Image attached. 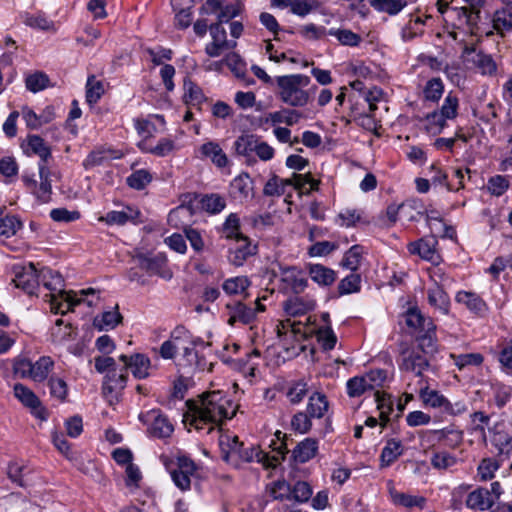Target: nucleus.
<instances>
[{"label":"nucleus","instance_id":"obj_1","mask_svg":"<svg viewBox=\"0 0 512 512\" xmlns=\"http://www.w3.org/2000/svg\"><path fill=\"white\" fill-rule=\"evenodd\" d=\"M186 406L188 411L184 414V418L189 420L196 430H202L210 424L208 433L214 429L215 425L220 426L225 420L232 419L236 415V406L233 401L220 390L203 393L200 404L194 400H187Z\"/></svg>","mask_w":512,"mask_h":512},{"label":"nucleus","instance_id":"obj_2","mask_svg":"<svg viewBox=\"0 0 512 512\" xmlns=\"http://www.w3.org/2000/svg\"><path fill=\"white\" fill-rule=\"evenodd\" d=\"M276 440H272L270 447L276 454L269 455L258 447H244L243 443L238 441V437L235 436L233 439V446L231 450L237 452L240 459L245 462L257 461L261 463L264 468H275L278 464L285 459L286 454L289 452L287 448V435L281 431L275 432Z\"/></svg>","mask_w":512,"mask_h":512},{"label":"nucleus","instance_id":"obj_3","mask_svg":"<svg viewBox=\"0 0 512 512\" xmlns=\"http://www.w3.org/2000/svg\"><path fill=\"white\" fill-rule=\"evenodd\" d=\"M310 81V78L303 74L277 76L275 82L279 88L280 100L292 107H304L310 101L309 92L304 90Z\"/></svg>","mask_w":512,"mask_h":512},{"label":"nucleus","instance_id":"obj_4","mask_svg":"<svg viewBox=\"0 0 512 512\" xmlns=\"http://www.w3.org/2000/svg\"><path fill=\"white\" fill-rule=\"evenodd\" d=\"M190 344H205V341L193 335L184 325H177L171 332L169 339L164 341L159 348V355L165 360H172L176 357L179 349Z\"/></svg>","mask_w":512,"mask_h":512},{"label":"nucleus","instance_id":"obj_5","mask_svg":"<svg viewBox=\"0 0 512 512\" xmlns=\"http://www.w3.org/2000/svg\"><path fill=\"white\" fill-rule=\"evenodd\" d=\"M165 466L177 488L181 491L190 490L191 477H193L197 471V465L194 460L186 455H180L176 457L175 463L165 462Z\"/></svg>","mask_w":512,"mask_h":512},{"label":"nucleus","instance_id":"obj_6","mask_svg":"<svg viewBox=\"0 0 512 512\" xmlns=\"http://www.w3.org/2000/svg\"><path fill=\"white\" fill-rule=\"evenodd\" d=\"M40 284L51 292H58L59 296L69 303L70 306H77L82 302V299L76 298L72 295V291L66 292L65 281L58 271L51 268L43 267L39 270Z\"/></svg>","mask_w":512,"mask_h":512},{"label":"nucleus","instance_id":"obj_7","mask_svg":"<svg viewBox=\"0 0 512 512\" xmlns=\"http://www.w3.org/2000/svg\"><path fill=\"white\" fill-rule=\"evenodd\" d=\"M127 378L128 372L126 369H120L118 371L116 368L106 373L102 385V394L110 405L120 401L121 392L127 384Z\"/></svg>","mask_w":512,"mask_h":512},{"label":"nucleus","instance_id":"obj_8","mask_svg":"<svg viewBox=\"0 0 512 512\" xmlns=\"http://www.w3.org/2000/svg\"><path fill=\"white\" fill-rule=\"evenodd\" d=\"M13 272L15 286L29 295H34L40 285L39 270L35 264L30 262L27 265H15Z\"/></svg>","mask_w":512,"mask_h":512},{"label":"nucleus","instance_id":"obj_9","mask_svg":"<svg viewBox=\"0 0 512 512\" xmlns=\"http://www.w3.org/2000/svg\"><path fill=\"white\" fill-rule=\"evenodd\" d=\"M282 284V291H291L293 294L298 295L307 288L308 280L304 276L303 271L297 266H281L279 267Z\"/></svg>","mask_w":512,"mask_h":512},{"label":"nucleus","instance_id":"obj_10","mask_svg":"<svg viewBox=\"0 0 512 512\" xmlns=\"http://www.w3.org/2000/svg\"><path fill=\"white\" fill-rule=\"evenodd\" d=\"M437 245V238L435 236H428L409 243L407 249L410 254L418 255L421 259L437 265L441 260V256L436 249Z\"/></svg>","mask_w":512,"mask_h":512},{"label":"nucleus","instance_id":"obj_11","mask_svg":"<svg viewBox=\"0 0 512 512\" xmlns=\"http://www.w3.org/2000/svg\"><path fill=\"white\" fill-rule=\"evenodd\" d=\"M135 259L138 261L139 267L150 275H157L165 280H170L173 276L172 271L167 266V258L162 253L152 257L138 254Z\"/></svg>","mask_w":512,"mask_h":512},{"label":"nucleus","instance_id":"obj_12","mask_svg":"<svg viewBox=\"0 0 512 512\" xmlns=\"http://www.w3.org/2000/svg\"><path fill=\"white\" fill-rule=\"evenodd\" d=\"M15 397L26 407L30 408L31 413L40 420L47 419V410L42 406L40 399L28 387L21 383L14 385Z\"/></svg>","mask_w":512,"mask_h":512},{"label":"nucleus","instance_id":"obj_13","mask_svg":"<svg viewBox=\"0 0 512 512\" xmlns=\"http://www.w3.org/2000/svg\"><path fill=\"white\" fill-rule=\"evenodd\" d=\"M489 433L498 460L501 462L509 461L512 455V435L505 430L498 429V426L489 428Z\"/></svg>","mask_w":512,"mask_h":512},{"label":"nucleus","instance_id":"obj_14","mask_svg":"<svg viewBox=\"0 0 512 512\" xmlns=\"http://www.w3.org/2000/svg\"><path fill=\"white\" fill-rule=\"evenodd\" d=\"M455 301L465 307L477 317H485L489 307L485 300L477 293L461 290L455 296Z\"/></svg>","mask_w":512,"mask_h":512},{"label":"nucleus","instance_id":"obj_15","mask_svg":"<svg viewBox=\"0 0 512 512\" xmlns=\"http://www.w3.org/2000/svg\"><path fill=\"white\" fill-rule=\"evenodd\" d=\"M141 216V212L139 209L127 205L125 207V210L123 211H109L104 216H101L99 218V221L105 222L107 225H118L123 226L127 224L128 222H131L133 224H139L141 221L139 220V217Z\"/></svg>","mask_w":512,"mask_h":512},{"label":"nucleus","instance_id":"obj_16","mask_svg":"<svg viewBox=\"0 0 512 512\" xmlns=\"http://www.w3.org/2000/svg\"><path fill=\"white\" fill-rule=\"evenodd\" d=\"M241 245L228 251V261L235 267H241L252 256L258 253V244L246 236V239H240Z\"/></svg>","mask_w":512,"mask_h":512},{"label":"nucleus","instance_id":"obj_17","mask_svg":"<svg viewBox=\"0 0 512 512\" xmlns=\"http://www.w3.org/2000/svg\"><path fill=\"white\" fill-rule=\"evenodd\" d=\"M226 309L230 314L227 320L230 326H234L236 322L248 325L255 320V310L241 301L226 304Z\"/></svg>","mask_w":512,"mask_h":512},{"label":"nucleus","instance_id":"obj_18","mask_svg":"<svg viewBox=\"0 0 512 512\" xmlns=\"http://www.w3.org/2000/svg\"><path fill=\"white\" fill-rule=\"evenodd\" d=\"M210 346V343L205 344H190L183 347L182 357L185 360L186 364L190 367H193L199 371H204L208 369L212 371V364L208 363L206 358L200 354V351L197 349L198 347H206Z\"/></svg>","mask_w":512,"mask_h":512},{"label":"nucleus","instance_id":"obj_19","mask_svg":"<svg viewBox=\"0 0 512 512\" xmlns=\"http://www.w3.org/2000/svg\"><path fill=\"white\" fill-rule=\"evenodd\" d=\"M318 448L317 439L310 437L305 438L292 450L291 459L295 463H306L316 456Z\"/></svg>","mask_w":512,"mask_h":512},{"label":"nucleus","instance_id":"obj_20","mask_svg":"<svg viewBox=\"0 0 512 512\" xmlns=\"http://www.w3.org/2000/svg\"><path fill=\"white\" fill-rule=\"evenodd\" d=\"M259 137L255 134L244 133L241 134L234 142V149L239 156L246 158L247 163L252 164L256 162L254 157L255 149Z\"/></svg>","mask_w":512,"mask_h":512},{"label":"nucleus","instance_id":"obj_21","mask_svg":"<svg viewBox=\"0 0 512 512\" xmlns=\"http://www.w3.org/2000/svg\"><path fill=\"white\" fill-rule=\"evenodd\" d=\"M307 271L312 281L317 283L320 287H329L337 279V273L333 269L322 264L309 263L307 265Z\"/></svg>","mask_w":512,"mask_h":512},{"label":"nucleus","instance_id":"obj_22","mask_svg":"<svg viewBox=\"0 0 512 512\" xmlns=\"http://www.w3.org/2000/svg\"><path fill=\"white\" fill-rule=\"evenodd\" d=\"M494 498L487 488H478L470 492L466 499V506L470 509L486 511L492 510Z\"/></svg>","mask_w":512,"mask_h":512},{"label":"nucleus","instance_id":"obj_23","mask_svg":"<svg viewBox=\"0 0 512 512\" xmlns=\"http://www.w3.org/2000/svg\"><path fill=\"white\" fill-rule=\"evenodd\" d=\"M430 367L429 360L419 352L411 351V353L403 358L400 369L412 372L416 377H422L423 372Z\"/></svg>","mask_w":512,"mask_h":512},{"label":"nucleus","instance_id":"obj_24","mask_svg":"<svg viewBox=\"0 0 512 512\" xmlns=\"http://www.w3.org/2000/svg\"><path fill=\"white\" fill-rule=\"evenodd\" d=\"M8 478L20 487H28L32 484V470L24 464L11 462L7 468Z\"/></svg>","mask_w":512,"mask_h":512},{"label":"nucleus","instance_id":"obj_25","mask_svg":"<svg viewBox=\"0 0 512 512\" xmlns=\"http://www.w3.org/2000/svg\"><path fill=\"white\" fill-rule=\"evenodd\" d=\"M253 189V180L248 173H241L230 183L229 193L234 199H247Z\"/></svg>","mask_w":512,"mask_h":512},{"label":"nucleus","instance_id":"obj_26","mask_svg":"<svg viewBox=\"0 0 512 512\" xmlns=\"http://www.w3.org/2000/svg\"><path fill=\"white\" fill-rule=\"evenodd\" d=\"M418 349L424 354L434 353L437 350L436 325L428 322V327L416 336Z\"/></svg>","mask_w":512,"mask_h":512},{"label":"nucleus","instance_id":"obj_27","mask_svg":"<svg viewBox=\"0 0 512 512\" xmlns=\"http://www.w3.org/2000/svg\"><path fill=\"white\" fill-rule=\"evenodd\" d=\"M39 176L40 185L34 190L33 194L41 203H48L51 201L52 185L50 180V170L44 163H39Z\"/></svg>","mask_w":512,"mask_h":512},{"label":"nucleus","instance_id":"obj_28","mask_svg":"<svg viewBox=\"0 0 512 512\" xmlns=\"http://www.w3.org/2000/svg\"><path fill=\"white\" fill-rule=\"evenodd\" d=\"M302 117L303 114L297 110L282 109L280 111L269 113L264 119H261V122L264 124L270 122L272 125L285 123L288 126H293L294 124H297Z\"/></svg>","mask_w":512,"mask_h":512},{"label":"nucleus","instance_id":"obj_29","mask_svg":"<svg viewBox=\"0 0 512 512\" xmlns=\"http://www.w3.org/2000/svg\"><path fill=\"white\" fill-rule=\"evenodd\" d=\"M1 507L4 508L5 512H40L38 505L14 494L4 499Z\"/></svg>","mask_w":512,"mask_h":512},{"label":"nucleus","instance_id":"obj_30","mask_svg":"<svg viewBox=\"0 0 512 512\" xmlns=\"http://www.w3.org/2000/svg\"><path fill=\"white\" fill-rule=\"evenodd\" d=\"M391 501L394 505L402 506L408 509L418 507L423 509L426 505V498L423 496H414L402 492H398L394 487L389 488Z\"/></svg>","mask_w":512,"mask_h":512},{"label":"nucleus","instance_id":"obj_31","mask_svg":"<svg viewBox=\"0 0 512 512\" xmlns=\"http://www.w3.org/2000/svg\"><path fill=\"white\" fill-rule=\"evenodd\" d=\"M329 402L325 394L314 392L308 399L306 412L313 419L322 418L328 411Z\"/></svg>","mask_w":512,"mask_h":512},{"label":"nucleus","instance_id":"obj_32","mask_svg":"<svg viewBox=\"0 0 512 512\" xmlns=\"http://www.w3.org/2000/svg\"><path fill=\"white\" fill-rule=\"evenodd\" d=\"M403 317L405 324L418 334L428 327V322H433L432 318L425 317L416 306L408 308Z\"/></svg>","mask_w":512,"mask_h":512},{"label":"nucleus","instance_id":"obj_33","mask_svg":"<svg viewBox=\"0 0 512 512\" xmlns=\"http://www.w3.org/2000/svg\"><path fill=\"white\" fill-rule=\"evenodd\" d=\"M403 454V446L400 440L388 439L380 455L382 467H388Z\"/></svg>","mask_w":512,"mask_h":512},{"label":"nucleus","instance_id":"obj_34","mask_svg":"<svg viewBox=\"0 0 512 512\" xmlns=\"http://www.w3.org/2000/svg\"><path fill=\"white\" fill-rule=\"evenodd\" d=\"M492 27L500 37L512 32V12L505 8L496 10L492 17Z\"/></svg>","mask_w":512,"mask_h":512},{"label":"nucleus","instance_id":"obj_35","mask_svg":"<svg viewBox=\"0 0 512 512\" xmlns=\"http://www.w3.org/2000/svg\"><path fill=\"white\" fill-rule=\"evenodd\" d=\"M428 303L438 309L442 314L447 315L450 309V298L447 292L439 285L428 290Z\"/></svg>","mask_w":512,"mask_h":512},{"label":"nucleus","instance_id":"obj_36","mask_svg":"<svg viewBox=\"0 0 512 512\" xmlns=\"http://www.w3.org/2000/svg\"><path fill=\"white\" fill-rule=\"evenodd\" d=\"M200 151L203 156L210 158L216 167L224 168L227 166V155L224 153L218 143L212 141L204 143L201 146Z\"/></svg>","mask_w":512,"mask_h":512},{"label":"nucleus","instance_id":"obj_37","mask_svg":"<svg viewBox=\"0 0 512 512\" xmlns=\"http://www.w3.org/2000/svg\"><path fill=\"white\" fill-rule=\"evenodd\" d=\"M314 306L315 303L313 301H305L297 296L287 299L283 304L285 313L293 317L306 314L313 310Z\"/></svg>","mask_w":512,"mask_h":512},{"label":"nucleus","instance_id":"obj_38","mask_svg":"<svg viewBox=\"0 0 512 512\" xmlns=\"http://www.w3.org/2000/svg\"><path fill=\"white\" fill-rule=\"evenodd\" d=\"M118 305L115 306L113 311H105L101 316H96L93 325L99 331L114 329L123 320V316L118 311Z\"/></svg>","mask_w":512,"mask_h":512},{"label":"nucleus","instance_id":"obj_39","mask_svg":"<svg viewBox=\"0 0 512 512\" xmlns=\"http://www.w3.org/2000/svg\"><path fill=\"white\" fill-rule=\"evenodd\" d=\"M150 359L145 354L135 353L130 356L129 368L136 379H145L149 376Z\"/></svg>","mask_w":512,"mask_h":512},{"label":"nucleus","instance_id":"obj_40","mask_svg":"<svg viewBox=\"0 0 512 512\" xmlns=\"http://www.w3.org/2000/svg\"><path fill=\"white\" fill-rule=\"evenodd\" d=\"M184 87V101L188 105H200L206 100L202 88L193 82L189 77H186L183 82Z\"/></svg>","mask_w":512,"mask_h":512},{"label":"nucleus","instance_id":"obj_41","mask_svg":"<svg viewBox=\"0 0 512 512\" xmlns=\"http://www.w3.org/2000/svg\"><path fill=\"white\" fill-rule=\"evenodd\" d=\"M240 227L239 216L236 213H230L222 225V232L226 239L240 242V239H246V235L240 231Z\"/></svg>","mask_w":512,"mask_h":512},{"label":"nucleus","instance_id":"obj_42","mask_svg":"<svg viewBox=\"0 0 512 512\" xmlns=\"http://www.w3.org/2000/svg\"><path fill=\"white\" fill-rule=\"evenodd\" d=\"M377 409L380 411L381 426L385 427L389 422V415L393 412L394 401L392 396L385 392L375 391Z\"/></svg>","mask_w":512,"mask_h":512},{"label":"nucleus","instance_id":"obj_43","mask_svg":"<svg viewBox=\"0 0 512 512\" xmlns=\"http://www.w3.org/2000/svg\"><path fill=\"white\" fill-rule=\"evenodd\" d=\"M431 432L436 436L438 441L444 442L446 446L451 448L457 447L463 440V432L455 429L453 426L433 430Z\"/></svg>","mask_w":512,"mask_h":512},{"label":"nucleus","instance_id":"obj_44","mask_svg":"<svg viewBox=\"0 0 512 512\" xmlns=\"http://www.w3.org/2000/svg\"><path fill=\"white\" fill-rule=\"evenodd\" d=\"M369 2L376 11L390 16L399 14L407 6V0H370Z\"/></svg>","mask_w":512,"mask_h":512},{"label":"nucleus","instance_id":"obj_45","mask_svg":"<svg viewBox=\"0 0 512 512\" xmlns=\"http://www.w3.org/2000/svg\"><path fill=\"white\" fill-rule=\"evenodd\" d=\"M148 431L151 436L162 439L170 437L174 431V427L167 417L158 414L154 417V420Z\"/></svg>","mask_w":512,"mask_h":512},{"label":"nucleus","instance_id":"obj_46","mask_svg":"<svg viewBox=\"0 0 512 512\" xmlns=\"http://www.w3.org/2000/svg\"><path fill=\"white\" fill-rule=\"evenodd\" d=\"M423 121H425V131L432 136L441 134L448 125V120L435 110L427 113Z\"/></svg>","mask_w":512,"mask_h":512},{"label":"nucleus","instance_id":"obj_47","mask_svg":"<svg viewBox=\"0 0 512 512\" xmlns=\"http://www.w3.org/2000/svg\"><path fill=\"white\" fill-rule=\"evenodd\" d=\"M27 145L33 154L39 156V163L47 165L48 159L51 158V149L46 145L44 139L39 135H29L27 137Z\"/></svg>","mask_w":512,"mask_h":512},{"label":"nucleus","instance_id":"obj_48","mask_svg":"<svg viewBox=\"0 0 512 512\" xmlns=\"http://www.w3.org/2000/svg\"><path fill=\"white\" fill-rule=\"evenodd\" d=\"M54 366V361L49 356L40 357L35 363H32L31 379L36 382L44 381Z\"/></svg>","mask_w":512,"mask_h":512},{"label":"nucleus","instance_id":"obj_49","mask_svg":"<svg viewBox=\"0 0 512 512\" xmlns=\"http://www.w3.org/2000/svg\"><path fill=\"white\" fill-rule=\"evenodd\" d=\"M444 93V84L441 78L434 77L428 80L423 89V96L426 101L437 103Z\"/></svg>","mask_w":512,"mask_h":512},{"label":"nucleus","instance_id":"obj_50","mask_svg":"<svg viewBox=\"0 0 512 512\" xmlns=\"http://www.w3.org/2000/svg\"><path fill=\"white\" fill-rule=\"evenodd\" d=\"M459 99L452 91L447 94L439 109H435L447 120H454L458 116Z\"/></svg>","mask_w":512,"mask_h":512},{"label":"nucleus","instance_id":"obj_51","mask_svg":"<svg viewBox=\"0 0 512 512\" xmlns=\"http://www.w3.org/2000/svg\"><path fill=\"white\" fill-rule=\"evenodd\" d=\"M337 289L339 296L359 292L361 290V275L352 272L339 282Z\"/></svg>","mask_w":512,"mask_h":512},{"label":"nucleus","instance_id":"obj_52","mask_svg":"<svg viewBox=\"0 0 512 512\" xmlns=\"http://www.w3.org/2000/svg\"><path fill=\"white\" fill-rule=\"evenodd\" d=\"M220 63H224L237 78L246 76V63L238 53H228Z\"/></svg>","mask_w":512,"mask_h":512},{"label":"nucleus","instance_id":"obj_53","mask_svg":"<svg viewBox=\"0 0 512 512\" xmlns=\"http://www.w3.org/2000/svg\"><path fill=\"white\" fill-rule=\"evenodd\" d=\"M328 35L334 36L337 40L345 46L356 47L358 46L362 38L359 34L354 33L349 29H335L331 28L328 30Z\"/></svg>","mask_w":512,"mask_h":512},{"label":"nucleus","instance_id":"obj_54","mask_svg":"<svg viewBox=\"0 0 512 512\" xmlns=\"http://www.w3.org/2000/svg\"><path fill=\"white\" fill-rule=\"evenodd\" d=\"M104 94V86L101 81L90 75L86 83V102L92 106L96 104Z\"/></svg>","mask_w":512,"mask_h":512},{"label":"nucleus","instance_id":"obj_55","mask_svg":"<svg viewBox=\"0 0 512 512\" xmlns=\"http://www.w3.org/2000/svg\"><path fill=\"white\" fill-rule=\"evenodd\" d=\"M420 398L424 404L433 408H440L442 411L444 410L448 400L444 395L440 394L439 391L429 390L428 386L421 388Z\"/></svg>","mask_w":512,"mask_h":512},{"label":"nucleus","instance_id":"obj_56","mask_svg":"<svg viewBox=\"0 0 512 512\" xmlns=\"http://www.w3.org/2000/svg\"><path fill=\"white\" fill-rule=\"evenodd\" d=\"M200 203L202 209L210 214L220 213L226 206L225 199L215 193L204 195Z\"/></svg>","mask_w":512,"mask_h":512},{"label":"nucleus","instance_id":"obj_57","mask_svg":"<svg viewBox=\"0 0 512 512\" xmlns=\"http://www.w3.org/2000/svg\"><path fill=\"white\" fill-rule=\"evenodd\" d=\"M251 282L246 276H237L226 279L222 285L224 292L228 295H237L244 292Z\"/></svg>","mask_w":512,"mask_h":512},{"label":"nucleus","instance_id":"obj_58","mask_svg":"<svg viewBox=\"0 0 512 512\" xmlns=\"http://www.w3.org/2000/svg\"><path fill=\"white\" fill-rule=\"evenodd\" d=\"M362 246L355 244L344 254L341 266L355 272L358 270L362 257Z\"/></svg>","mask_w":512,"mask_h":512},{"label":"nucleus","instance_id":"obj_59","mask_svg":"<svg viewBox=\"0 0 512 512\" xmlns=\"http://www.w3.org/2000/svg\"><path fill=\"white\" fill-rule=\"evenodd\" d=\"M451 358L459 370H463L468 366L478 367L484 361V356L481 353L451 354Z\"/></svg>","mask_w":512,"mask_h":512},{"label":"nucleus","instance_id":"obj_60","mask_svg":"<svg viewBox=\"0 0 512 512\" xmlns=\"http://www.w3.org/2000/svg\"><path fill=\"white\" fill-rule=\"evenodd\" d=\"M152 181V175L145 169L134 171L126 179L127 185L135 190H143Z\"/></svg>","mask_w":512,"mask_h":512},{"label":"nucleus","instance_id":"obj_61","mask_svg":"<svg viewBox=\"0 0 512 512\" xmlns=\"http://www.w3.org/2000/svg\"><path fill=\"white\" fill-rule=\"evenodd\" d=\"M22 228V222L17 216H5L0 218V237L9 238L14 236Z\"/></svg>","mask_w":512,"mask_h":512},{"label":"nucleus","instance_id":"obj_62","mask_svg":"<svg viewBox=\"0 0 512 512\" xmlns=\"http://www.w3.org/2000/svg\"><path fill=\"white\" fill-rule=\"evenodd\" d=\"M509 187L510 182L506 176L495 175L488 179L487 189L493 196H502L509 189Z\"/></svg>","mask_w":512,"mask_h":512},{"label":"nucleus","instance_id":"obj_63","mask_svg":"<svg viewBox=\"0 0 512 512\" xmlns=\"http://www.w3.org/2000/svg\"><path fill=\"white\" fill-rule=\"evenodd\" d=\"M312 418L305 411H299L291 419V428L300 434L308 433L312 428Z\"/></svg>","mask_w":512,"mask_h":512},{"label":"nucleus","instance_id":"obj_64","mask_svg":"<svg viewBox=\"0 0 512 512\" xmlns=\"http://www.w3.org/2000/svg\"><path fill=\"white\" fill-rule=\"evenodd\" d=\"M25 84L29 91L37 93L48 87L49 77L44 72H35L27 76Z\"/></svg>","mask_w":512,"mask_h":512}]
</instances>
